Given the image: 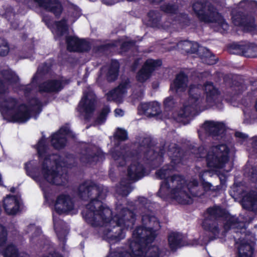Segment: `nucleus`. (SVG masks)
<instances>
[{
	"label": "nucleus",
	"mask_w": 257,
	"mask_h": 257,
	"mask_svg": "<svg viewBox=\"0 0 257 257\" xmlns=\"http://www.w3.org/2000/svg\"><path fill=\"white\" fill-rule=\"evenodd\" d=\"M173 161L174 162L173 163L174 164H176V163H179V162L178 161V159L177 158H178V155L177 154L176 155H174L173 156Z\"/></svg>",
	"instance_id": "bf43d9fd"
},
{
	"label": "nucleus",
	"mask_w": 257,
	"mask_h": 257,
	"mask_svg": "<svg viewBox=\"0 0 257 257\" xmlns=\"http://www.w3.org/2000/svg\"><path fill=\"white\" fill-rule=\"evenodd\" d=\"M178 49L186 53H194L197 52L198 44L190 41H184L179 42L176 45Z\"/></svg>",
	"instance_id": "f704fd0d"
},
{
	"label": "nucleus",
	"mask_w": 257,
	"mask_h": 257,
	"mask_svg": "<svg viewBox=\"0 0 257 257\" xmlns=\"http://www.w3.org/2000/svg\"><path fill=\"white\" fill-rule=\"evenodd\" d=\"M0 108L4 117L9 120L24 122L29 119L30 112L41 111V104L37 99L33 98L30 101L28 108L16 98L6 96L0 98Z\"/></svg>",
	"instance_id": "39448f33"
},
{
	"label": "nucleus",
	"mask_w": 257,
	"mask_h": 257,
	"mask_svg": "<svg viewBox=\"0 0 257 257\" xmlns=\"http://www.w3.org/2000/svg\"><path fill=\"white\" fill-rule=\"evenodd\" d=\"M114 113L115 116H122L124 115V111L119 108L115 109Z\"/></svg>",
	"instance_id": "864d4df0"
},
{
	"label": "nucleus",
	"mask_w": 257,
	"mask_h": 257,
	"mask_svg": "<svg viewBox=\"0 0 257 257\" xmlns=\"http://www.w3.org/2000/svg\"><path fill=\"white\" fill-rule=\"evenodd\" d=\"M143 144L140 146L138 151L139 153H143L144 157L148 160H153L158 155L155 153L154 149L150 145V140L148 138H145L143 140Z\"/></svg>",
	"instance_id": "c756f323"
},
{
	"label": "nucleus",
	"mask_w": 257,
	"mask_h": 257,
	"mask_svg": "<svg viewBox=\"0 0 257 257\" xmlns=\"http://www.w3.org/2000/svg\"><path fill=\"white\" fill-rule=\"evenodd\" d=\"M164 104L166 108H171L174 105V100L172 96H169L166 98L164 101Z\"/></svg>",
	"instance_id": "09e8293b"
},
{
	"label": "nucleus",
	"mask_w": 257,
	"mask_h": 257,
	"mask_svg": "<svg viewBox=\"0 0 257 257\" xmlns=\"http://www.w3.org/2000/svg\"><path fill=\"white\" fill-rule=\"evenodd\" d=\"M7 235V233L5 228L0 224V246L6 242Z\"/></svg>",
	"instance_id": "de8ad7c7"
},
{
	"label": "nucleus",
	"mask_w": 257,
	"mask_h": 257,
	"mask_svg": "<svg viewBox=\"0 0 257 257\" xmlns=\"http://www.w3.org/2000/svg\"><path fill=\"white\" fill-rule=\"evenodd\" d=\"M71 136V133L67 127H62L56 133L53 135L51 139L52 146L56 149L64 147L66 142V136Z\"/></svg>",
	"instance_id": "6ab92c4d"
},
{
	"label": "nucleus",
	"mask_w": 257,
	"mask_h": 257,
	"mask_svg": "<svg viewBox=\"0 0 257 257\" xmlns=\"http://www.w3.org/2000/svg\"><path fill=\"white\" fill-rule=\"evenodd\" d=\"M56 31L58 35H62L68 30L66 21L64 19L55 23Z\"/></svg>",
	"instance_id": "79ce46f5"
},
{
	"label": "nucleus",
	"mask_w": 257,
	"mask_h": 257,
	"mask_svg": "<svg viewBox=\"0 0 257 257\" xmlns=\"http://www.w3.org/2000/svg\"><path fill=\"white\" fill-rule=\"evenodd\" d=\"M232 20L234 25L242 26L247 31H252L256 27L254 17L244 18V16H242L240 13L235 15L232 12Z\"/></svg>",
	"instance_id": "412c9836"
},
{
	"label": "nucleus",
	"mask_w": 257,
	"mask_h": 257,
	"mask_svg": "<svg viewBox=\"0 0 257 257\" xmlns=\"http://www.w3.org/2000/svg\"><path fill=\"white\" fill-rule=\"evenodd\" d=\"M149 25L152 27H157L159 24L161 15L156 11H151L148 14Z\"/></svg>",
	"instance_id": "58836bf2"
},
{
	"label": "nucleus",
	"mask_w": 257,
	"mask_h": 257,
	"mask_svg": "<svg viewBox=\"0 0 257 257\" xmlns=\"http://www.w3.org/2000/svg\"><path fill=\"white\" fill-rule=\"evenodd\" d=\"M132 190L130 183L126 180H121L119 185L116 188V193L122 196L127 195Z\"/></svg>",
	"instance_id": "e433bc0d"
},
{
	"label": "nucleus",
	"mask_w": 257,
	"mask_h": 257,
	"mask_svg": "<svg viewBox=\"0 0 257 257\" xmlns=\"http://www.w3.org/2000/svg\"><path fill=\"white\" fill-rule=\"evenodd\" d=\"M9 52V47L7 41L0 38V56L7 55Z\"/></svg>",
	"instance_id": "37998d69"
},
{
	"label": "nucleus",
	"mask_w": 257,
	"mask_h": 257,
	"mask_svg": "<svg viewBox=\"0 0 257 257\" xmlns=\"http://www.w3.org/2000/svg\"><path fill=\"white\" fill-rule=\"evenodd\" d=\"M110 112V108L108 106L104 107L101 113H100L99 115L97 117V119L96 120V122L98 124H101L104 122V121L106 119V117L107 115L108 114V113Z\"/></svg>",
	"instance_id": "c03bdc74"
},
{
	"label": "nucleus",
	"mask_w": 257,
	"mask_h": 257,
	"mask_svg": "<svg viewBox=\"0 0 257 257\" xmlns=\"http://www.w3.org/2000/svg\"><path fill=\"white\" fill-rule=\"evenodd\" d=\"M127 153V150L120 148L119 150H116L112 152L111 156L116 164L118 166H123L126 164V162L130 158Z\"/></svg>",
	"instance_id": "7c9ffc66"
},
{
	"label": "nucleus",
	"mask_w": 257,
	"mask_h": 257,
	"mask_svg": "<svg viewBox=\"0 0 257 257\" xmlns=\"http://www.w3.org/2000/svg\"><path fill=\"white\" fill-rule=\"evenodd\" d=\"M169 26H170V24H165V25H164V27H165V28H168V27H169Z\"/></svg>",
	"instance_id": "69168bd1"
},
{
	"label": "nucleus",
	"mask_w": 257,
	"mask_h": 257,
	"mask_svg": "<svg viewBox=\"0 0 257 257\" xmlns=\"http://www.w3.org/2000/svg\"><path fill=\"white\" fill-rule=\"evenodd\" d=\"M230 51L233 54L242 55L247 57H257V46L253 44H233L231 46Z\"/></svg>",
	"instance_id": "f3484780"
},
{
	"label": "nucleus",
	"mask_w": 257,
	"mask_h": 257,
	"mask_svg": "<svg viewBox=\"0 0 257 257\" xmlns=\"http://www.w3.org/2000/svg\"><path fill=\"white\" fill-rule=\"evenodd\" d=\"M161 10L164 12L168 14H177L178 12V7L173 3L164 4L161 7Z\"/></svg>",
	"instance_id": "ea45409f"
},
{
	"label": "nucleus",
	"mask_w": 257,
	"mask_h": 257,
	"mask_svg": "<svg viewBox=\"0 0 257 257\" xmlns=\"http://www.w3.org/2000/svg\"><path fill=\"white\" fill-rule=\"evenodd\" d=\"M246 220H239L238 226L234 231L233 237L238 245L239 257H253V246L255 238L253 234L246 231Z\"/></svg>",
	"instance_id": "6e6552de"
},
{
	"label": "nucleus",
	"mask_w": 257,
	"mask_h": 257,
	"mask_svg": "<svg viewBox=\"0 0 257 257\" xmlns=\"http://www.w3.org/2000/svg\"><path fill=\"white\" fill-rule=\"evenodd\" d=\"M226 0H215L216 3L220 4V5L223 6L225 4V1Z\"/></svg>",
	"instance_id": "13d9d810"
},
{
	"label": "nucleus",
	"mask_w": 257,
	"mask_h": 257,
	"mask_svg": "<svg viewBox=\"0 0 257 257\" xmlns=\"http://www.w3.org/2000/svg\"><path fill=\"white\" fill-rule=\"evenodd\" d=\"M14 190H15V189L14 188H12L11 189V192H14Z\"/></svg>",
	"instance_id": "774afa93"
},
{
	"label": "nucleus",
	"mask_w": 257,
	"mask_h": 257,
	"mask_svg": "<svg viewBox=\"0 0 257 257\" xmlns=\"http://www.w3.org/2000/svg\"><path fill=\"white\" fill-rule=\"evenodd\" d=\"M235 136L236 137L239 138L245 139L246 138V136L245 134H242V133L240 132H236L235 134Z\"/></svg>",
	"instance_id": "5fc2aeb1"
},
{
	"label": "nucleus",
	"mask_w": 257,
	"mask_h": 257,
	"mask_svg": "<svg viewBox=\"0 0 257 257\" xmlns=\"http://www.w3.org/2000/svg\"><path fill=\"white\" fill-rule=\"evenodd\" d=\"M3 79H0V94L6 93L10 87L18 85L19 79L11 69L7 68L0 71Z\"/></svg>",
	"instance_id": "f8f14e48"
},
{
	"label": "nucleus",
	"mask_w": 257,
	"mask_h": 257,
	"mask_svg": "<svg viewBox=\"0 0 257 257\" xmlns=\"http://www.w3.org/2000/svg\"><path fill=\"white\" fill-rule=\"evenodd\" d=\"M134 44V41L124 42L121 44V49L125 50L126 48L133 46Z\"/></svg>",
	"instance_id": "603ef678"
},
{
	"label": "nucleus",
	"mask_w": 257,
	"mask_h": 257,
	"mask_svg": "<svg viewBox=\"0 0 257 257\" xmlns=\"http://www.w3.org/2000/svg\"><path fill=\"white\" fill-rule=\"evenodd\" d=\"M229 149L224 144L213 146L208 152L206 157L208 167L221 169L228 161Z\"/></svg>",
	"instance_id": "9d476101"
},
{
	"label": "nucleus",
	"mask_w": 257,
	"mask_h": 257,
	"mask_svg": "<svg viewBox=\"0 0 257 257\" xmlns=\"http://www.w3.org/2000/svg\"><path fill=\"white\" fill-rule=\"evenodd\" d=\"M193 10L198 19L204 22H215L219 26V30L223 33L229 29L228 24L222 16L210 3L204 4L202 2L197 1L192 6Z\"/></svg>",
	"instance_id": "0eeeda50"
},
{
	"label": "nucleus",
	"mask_w": 257,
	"mask_h": 257,
	"mask_svg": "<svg viewBox=\"0 0 257 257\" xmlns=\"http://www.w3.org/2000/svg\"><path fill=\"white\" fill-rule=\"evenodd\" d=\"M62 83L60 80H51L44 82L39 86L40 91L47 92H58L62 89Z\"/></svg>",
	"instance_id": "cd10ccee"
},
{
	"label": "nucleus",
	"mask_w": 257,
	"mask_h": 257,
	"mask_svg": "<svg viewBox=\"0 0 257 257\" xmlns=\"http://www.w3.org/2000/svg\"><path fill=\"white\" fill-rule=\"evenodd\" d=\"M143 226L138 227L133 232V240L130 243L131 252L114 251L107 257H158L160 251L158 246L149 247L156 237V231L160 228L157 218L152 211L154 204L144 197H139Z\"/></svg>",
	"instance_id": "f03ea898"
},
{
	"label": "nucleus",
	"mask_w": 257,
	"mask_h": 257,
	"mask_svg": "<svg viewBox=\"0 0 257 257\" xmlns=\"http://www.w3.org/2000/svg\"><path fill=\"white\" fill-rule=\"evenodd\" d=\"M107 192L103 186L96 185L90 181L81 184L78 194L83 200L90 199L82 212L85 221L91 226L101 227L102 237L108 241H118L125 236L123 230L132 227L135 221V214L120 203L116 205L115 215L112 218V211L101 200Z\"/></svg>",
	"instance_id": "f257e3e1"
},
{
	"label": "nucleus",
	"mask_w": 257,
	"mask_h": 257,
	"mask_svg": "<svg viewBox=\"0 0 257 257\" xmlns=\"http://www.w3.org/2000/svg\"><path fill=\"white\" fill-rule=\"evenodd\" d=\"M206 185L208 187L209 189H210L212 186V185L209 183H206Z\"/></svg>",
	"instance_id": "0e129e2a"
},
{
	"label": "nucleus",
	"mask_w": 257,
	"mask_h": 257,
	"mask_svg": "<svg viewBox=\"0 0 257 257\" xmlns=\"http://www.w3.org/2000/svg\"><path fill=\"white\" fill-rule=\"evenodd\" d=\"M197 52L204 63L209 65H213L216 63L215 56L207 48L198 46Z\"/></svg>",
	"instance_id": "473e14b6"
},
{
	"label": "nucleus",
	"mask_w": 257,
	"mask_h": 257,
	"mask_svg": "<svg viewBox=\"0 0 257 257\" xmlns=\"http://www.w3.org/2000/svg\"><path fill=\"white\" fill-rule=\"evenodd\" d=\"M254 171V170L253 169H252V176H251V178H252V181H256V175L254 174L253 172Z\"/></svg>",
	"instance_id": "680f3d73"
},
{
	"label": "nucleus",
	"mask_w": 257,
	"mask_h": 257,
	"mask_svg": "<svg viewBox=\"0 0 257 257\" xmlns=\"http://www.w3.org/2000/svg\"><path fill=\"white\" fill-rule=\"evenodd\" d=\"M144 168L136 161L132 163L127 170V175L132 180L137 181L144 176Z\"/></svg>",
	"instance_id": "bb28decb"
},
{
	"label": "nucleus",
	"mask_w": 257,
	"mask_h": 257,
	"mask_svg": "<svg viewBox=\"0 0 257 257\" xmlns=\"http://www.w3.org/2000/svg\"><path fill=\"white\" fill-rule=\"evenodd\" d=\"M66 43L67 49L69 51H86L90 49L86 42L79 40L76 37H67Z\"/></svg>",
	"instance_id": "4be33fe9"
},
{
	"label": "nucleus",
	"mask_w": 257,
	"mask_h": 257,
	"mask_svg": "<svg viewBox=\"0 0 257 257\" xmlns=\"http://www.w3.org/2000/svg\"><path fill=\"white\" fill-rule=\"evenodd\" d=\"M74 209V201L69 195H58L54 203V210L59 214L68 213Z\"/></svg>",
	"instance_id": "ddd939ff"
},
{
	"label": "nucleus",
	"mask_w": 257,
	"mask_h": 257,
	"mask_svg": "<svg viewBox=\"0 0 257 257\" xmlns=\"http://www.w3.org/2000/svg\"><path fill=\"white\" fill-rule=\"evenodd\" d=\"M163 1V0H149V1L151 3H154V4H158V3L161 2Z\"/></svg>",
	"instance_id": "052dcab7"
},
{
	"label": "nucleus",
	"mask_w": 257,
	"mask_h": 257,
	"mask_svg": "<svg viewBox=\"0 0 257 257\" xmlns=\"http://www.w3.org/2000/svg\"><path fill=\"white\" fill-rule=\"evenodd\" d=\"M188 76L183 72L177 74L171 85V89L180 95L186 91L188 86Z\"/></svg>",
	"instance_id": "aec40b11"
},
{
	"label": "nucleus",
	"mask_w": 257,
	"mask_h": 257,
	"mask_svg": "<svg viewBox=\"0 0 257 257\" xmlns=\"http://www.w3.org/2000/svg\"><path fill=\"white\" fill-rule=\"evenodd\" d=\"M29 229L31 231L34 232L36 236H39L41 233V231L40 228L36 227L34 225H31L29 227Z\"/></svg>",
	"instance_id": "3c124183"
},
{
	"label": "nucleus",
	"mask_w": 257,
	"mask_h": 257,
	"mask_svg": "<svg viewBox=\"0 0 257 257\" xmlns=\"http://www.w3.org/2000/svg\"><path fill=\"white\" fill-rule=\"evenodd\" d=\"M238 9H253L257 8V2L254 1L242 0L237 5Z\"/></svg>",
	"instance_id": "a19ab883"
},
{
	"label": "nucleus",
	"mask_w": 257,
	"mask_h": 257,
	"mask_svg": "<svg viewBox=\"0 0 257 257\" xmlns=\"http://www.w3.org/2000/svg\"><path fill=\"white\" fill-rule=\"evenodd\" d=\"M202 128L206 133L215 136L223 131L224 125L222 123L208 121L204 123Z\"/></svg>",
	"instance_id": "c85d7f7f"
},
{
	"label": "nucleus",
	"mask_w": 257,
	"mask_h": 257,
	"mask_svg": "<svg viewBox=\"0 0 257 257\" xmlns=\"http://www.w3.org/2000/svg\"><path fill=\"white\" fill-rule=\"evenodd\" d=\"M139 109L150 116L158 115L161 112L160 104L157 102L141 103Z\"/></svg>",
	"instance_id": "a878e982"
},
{
	"label": "nucleus",
	"mask_w": 257,
	"mask_h": 257,
	"mask_svg": "<svg viewBox=\"0 0 257 257\" xmlns=\"http://www.w3.org/2000/svg\"><path fill=\"white\" fill-rule=\"evenodd\" d=\"M44 257H62L60 254L54 252L53 253H50L48 255L44 256Z\"/></svg>",
	"instance_id": "6e6d98bb"
},
{
	"label": "nucleus",
	"mask_w": 257,
	"mask_h": 257,
	"mask_svg": "<svg viewBox=\"0 0 257 257\" xmlns=\"http://www.w3.org/2000/svg\"><path fill=\"white\" fill-rule=\"evenodd\" d=\"M40 7L59 17L62 12L61 4L57 0H34Z\"/></svg>",
	"instance_id": "a211bd4d"
},
{
	"label": "nucleus",
	"mask_w": 257,
	"mask_h": 257,
	"mask_svg": "<svg viewBox=\"0 0 257 257\" xmlns=\"http://www.w3.org/2000/svg\"><path fill=\"white\" fill-rule=\"evenodd\" d=\"M96 97L92 91L85 92L79 102L78 110L85 113V119H88L95 108Z\"/></svg>",
	"instance_id": "9b49d317"
},
{
	"label": "nucleus",
	"mask_w": 257,
	"mask_h": 257,
	"mask_svg": "<svg viewBox=\"0 0 257 257\" xmlns=\"http://www.w3.org/2000/svg\"><path fill=\"white\" fill-rule=\"evenodd\" d=\"M102 156V152L97 147L90 146L82 152L80 160L83 163L91 164L101 159Z\"/></svg>",
	"instance_id": "dca6fc26"
},
{
	"label": "nucleus",
	"mask_w": 257,
	"mask_h": 257,
	"mask_svg": "<svg viewBox=\"0 0 257 257\" xmlns=\"http://www.w3.org/2000/svg\"><path fill=\"white\" fill-rule=\"evenodd\" d=\"M5 257H30L24 252H19L16 246L11 244L8 246L5 252Z\"/></svg>",
	"instance_id": "4c0bfd02"
},
{
	"label": "nucleus",
	"mask_w": 257,
	"mask_h": 257,
	"mask_svg": "<svg viewBox=\"0 0 257 257\" xmlns=\"http://www.w3.org/2000/svg\"><path fill=\"white\" fill-rule=\"evenodd\" d=\"M188 93L189 98L184 103L183 108L179 111L178 118H176L178 121H181L182 118H187L194 115L197 107L203 102V95L201 85H190Z\"/></svg>",
	"instance_id": "1a4fd4ad"
},
{
	"label": "nucleus",
	"mask_w": 257,
	"mask_h": 257,
	"mask_svg": "<svg viewBox=\"0 0 257 257\" xmlns=\"http://www.w3.org/2000/svg\"><path fill=\"white\" fill-rule=\"evenodd\" d=\"M208 216L202 223L203 228L210 232L213 235V238L218 237L220 234L223 235L224 233L230 229H235L238 227L239 220H245L242 216L235 217L233 216H227L226 222L224 223L219 220L217 217L222 216L224 214V210L219 206H214L207 210Z\"/></svg>",
	"instance_id": "423d86ee"
},
{
	"label": "nucleus",
	"mask_w": 257,
	"mask_h": 257,
	"mask_svg": "<svg viewBox=\"0 0 257 257\" xmlns=\"http://www.w3.org/2000/svg\"><path fill=\"white\" fill-rule=\"evenodd\" d=\"M182 235L178 232H171L168 236V242L172 250H175L183 245Z\"/></svg>",
	"instance_id": "72a5a7b5"
},
{
	"label": "nucleus",
	"mask_w": 257,
	"mask_h": 257,
	"mask_svg": "<svg viewBox=\"0 0 257 257\" xmlns=\"http://www.w3.org/2000/svg\"><path fill=\"white\" fill-rule=\"evenodd\" d=\"M161 64L162 62L159 60H147L137 75V80L142 83L145 82L150 77L153 71Z\"/></svg>",
	"instance_id": "4468645a"
},
{
	"label": "nucleus",
	"mask_w": 257,
	"mask_h": 257,
	"mask_svg": "<svg viewBox=\"0 0 257 257\" xmlns=\"http://www.w3.org/2000/svg\"><path fill=\"white\" fill-rule=\"evenodd\" d=\"M115 138L120 141H124L127 138V133L124 130L118 128L115 134Z\"/></svg>",
	"instance_id": "49530a36"
},
{
	"label": "nucleus",
	"mask_w": 257,
	"mask_h": 257,
	"mask_svg": "<svg viewBox=\"0 0 257 257\" xmlns=\"http://www.w3.org/2000/svg\"><path fill=\"white\" fill-rule=\"evenodd\" d=\"M253 147L257 151V140L254 141L253 143Z\"/></svg>",
	"instance_id": "e2e57ef3"
},
{
	"label": "nucleus",
	"mask_w": 257,
	"mask_h": 257,
	"mask_svg": "<svg viewBox=\"0 0 257 257\" xmlns=\"http://www.w3.org/2000/svg\"><path fill=\"white\" fill-rule=\"evenodd\" d=\"M209 171L208 170H204L203 171H201V172H200L199 173V178L201 180H202V181H204V179L203 178V176H204V174H206V173H208Z\"/></svg>",
	"instance_id": "4d7b16f0"
},
{
	"label": "nucleus",
	"mask_w": 257,
	"mask_h": 257,
	"mask_svg": "<svg viewBox=\"0 0 257 257\" xmlns=\"http://www.w3.org/2000/svg\"><path fill=\"white\" fill-rule=\"evenodd\" d=\"M130 82L127 78L122 80L117 87L107 93V99L116 102H121L126 93L127 89L130 86Z\"/></svg>",
	"instance_id": "2eb2a0df"
},
{
	"label": "nucleus",
	"mask_w": 257,
	"mask_h": 257,
	"mask_svg": "<svg viewBox=\"0 0 257 257\" xmlns=\"http://www.w3.org/2000/svg\"><path fill=\"white\" fill-rule=\"evenodd\" d=\"M119 63L117 61H112L109 67H103L101 69V73L107 71L106 77L108 81L115 80L118 75Z\"/></svg>",
	"instance_id": "2f4dec72"
},
{
	"label": "nucleus",
	"mask_w": 257,
	"mask_h": 257,
	"mask_svg": "<svg viewBox=\"0 0 257 257\" xmlns=\"http://www.w3.org/2000/svg\"><path fill=\"white\" fill-rule=\"evenodd\" d=\"M115 3V2H110V3H106V4L109 5H111L114 4Z\"/></svg>",
	"instance_id": "338daca9"
},
{
	"label": "nucleus",
	"mask_w": 257,
	"mask_h": 257,
	"mask_svg": "<svg viewBox=\"0 0 257 257\" xmlns=\"http://www.w3.org/2000/svg\"><path fill=\"white\" fill-rule=\"evenodd\" d=\"M3 202L4 208L7 214L14 215L19 211V201L16 196L7 195Z\"/></svg>",
	"instance_id": "5701e85b"
},
{
	"label": "nucleus",
	"mask_w": 257,
	"mask_h": 257,
	"mask_svg": "<svg viewBox=\"0 0 257 257\" xmlns=\"http://www.w3.org/2000/svg\"><path fill=\"white\" fill-rule=\"evenodd\" d=\"M144 95V91L142 88H139L138 90H135L133 92V96L135 99H140Z\"/></svg>",
	"instance_id": "8fccbe9b"
},
{
	"label": "nucleus",
	"mask_w": 257,
	"mask_h": 257,
	"mask_svg": "<svg viewBox=\"0 0 257 257\" xmlns=\"http://www.w3.org/2000/svg\"><path fill=\"white\" fill-rule=\"evenodd\" d=\"M241 205L245 209L257 212V194L253 191L247 193L242 198Z\"/></svg>",
	"instance_id": "393cba45"
},
{
	"label": "nucleus",
	"mask_w": 257,
	"mask_h": 257,
	"mask_svg": "<svg viewBox=\"0 0 257 257\" xmlns=\"http://www.w3.org/2000/svg\"><path fill=\"white\" fill-rule=\"evenodd\" d=\"M36 78V75H35L33 78L32 82L31 84L27 85L21 86V89L24 91V94L26 95H28L29 93L33 90L34 87V82Z\"/></svg>",
	"instance_id": "a18cd8bd"
},
{
	"label": "nucleus",
	"mask_w": 257,
	"mask_h": 257,
	"mask_svg": "<svg viewBox=\"0 0 257 257\" xmlns=\"http://www.w3.org/2000/svg\"><path fill=\"white\" fill-rule=\"evenodd\" d=\"M54 227L59 240L63 243L66 241V237L68 233V229L66 223L53 216Z\"/></svg>",
	"instance_id": "b1692460"
},
{
	"label": "nucleus",
	"mask_w": 257,
	"mask_h": 257,
	"mask_svg": "<svg viewBox=\"0 0 257 257\" xmlns=\"http://www.w3.org/2000/svg\"><path fill=\"white\" fill-rule=\"evenodd\" d=\"M172 168L164 166L156 173V177L164 179L160 186L158 195L163 197L170 195L177 202L188 204L192 202V197L200 196L202 193L195 191L198 186L196 179L187 180L184 176L180 174L171 175Z\"/></svg>",
	"instance_id": "20e7f679"
},
{
	"label": "nucleus",
	"mask_w": 257,
	"mask_h": 257,
	"mask_svg": "<svg viewBox=\"0 0 257 257\" xmlns=\"http://www.w3.org/2000/svg\"><path fill=\"white\" fill-rule=\"evenodd\" d=\"M37 150L40 158L38 172H36V162L30 161L25 165L27 174L43 187L47 182L58 186H64L68 183V175L64 168L69 165L61 161L57 154L49 155L45 139L43 137L38 143Z\"/></svg>",
	"instance_id": "7ed1b4c3"
},
{
	"label": "nucleus",
	"mask_w": 257,
	"mask_h": 257,
	"mask_svg": "<svg viewBox=\"0 0 257 257\" xmlns=\"http://www.w3.org/2000/svg\"><path fill=\"white\" fill-rule=\"evenodd\" d=\"M204 91L206 94V101L209 102L213 101L218 94V90L212 82H208L204 85Z\"/></svg>",
	"instance_id": "c9c22d12"
}]
</instances>
